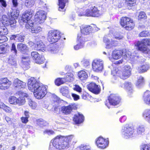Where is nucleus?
<instances>
[{
	"label": "nucleus",
	"instance_id": "nucleus-58",
	"mask_svg": "<svg viewBox=\"0 0 150 150\" xmlns=\"http://www.w3.org/2000/svg\"><path fill=\"white\" fill-rule=\"evenodd\" d=\"M149 35V33L148 31H144L141 32L139 35L140 37H146Z\"/></svg>",
	"mask_w": 150,
	"mask_h": 150
},
{
	"label": "nucleus",
	"instance_id": "nucleus-45",
	"mask_svg": "<svg viewBox=\"0 0 150 150\" xmlns=\"http://www.w3.org/2000/svg\"><path fill=\"white\" fill-rule=\"evenodd\" d=\"M66 82L64 78H58L55 81V83L56 85L59 86L64 84Z\"/></svg>",
	"mask_w": 150,
	"mask_h": 150
},
{
	"label": "nucleus",
	"instance_id": "nucleus-53",
	"mask_svg": "<svg viewBox=\"0 0 150 150\" xmlns=\"http://www.w3.org/2000/svg\"><path fill=\"white\" fill-rule=\"evenodd\" d=\"M118 71V69L116 68H114L113 70H111V74L114 76L112 79L116 80L117 77L116 76Z\"/></svg>",
	"mask_w": 150,
	"mask_h": 150
},
{
	"label": "nucleus",
	"instance_id": "nucleus-17",
	"mask_svg": "<svg viewBox=\"0 0 150 150\" xmlns=\"http://www.w3.org/2000/svg\"><path fill=\"white\" fill-rule=\"evenodd\" d=\"M85 41V39L82 35L78 34L77 36V44L74 46V49L75 50H78L83 47L84 45Z\"/></svg>",
	"mask_w": 150,
	"mask_h": 150
},
{
	"label": "nucleus",
	"instance_id": "nucleus-21",
	"mask_svg": "<svg viewBox=\"0 0 150 150\" xmlns=\"http://www.w3.org/2000/svg\"><path fill=\"white\" fill-rule=\"evenodd\" d=\"M88 16L98 17L100 15L101 13L97 8L93 7L90 9H87Z\"/></svg>",
	"mask_w": 150,
	"mask_h": 150
},
{
	"label": "nucleus",
	"instance_id": "nucleus-37",
	"mask_svg": "<svg viewBox=\"0 0 150 150\" xmlns=\"http://www.w3.org/2000/svg\"><path fill=\"white\" fill-rule=\"evenodd\" d=\"M7 4L5 0H0V15L2 14L5 11Z\"/></svg>",
	"mask_w": 150,
	"mask_h": 150
},
{
	"label": "nucleus",
	"instance_id": "nucleus-9",
	"mask_svg": "<svg viewBox=\"0 0 150 150\" xmlns=\"http://www.w3.org/2000/svg\"><path fill=\"white\" fill-rule=\"evenodd\" d=\"M92 65L93 70L99 72L102 71L103 67V62L100 59H95L92 62Z\"/></svg>",
	"mask_w": 150,
	"mask_h": 150
},
{
	"label": "nucleus",
	"instance_id": "nucleus-30",
	"mask_svg": "<svg viewBox=\"0 0 150 150\" xmlns=\"http://www.w3.org/2000/svg\"><path fill=\"white\" fill-rule=\"evenodd\" d=\"M123 53L122 50H114L112 52V56L113 59H117L121 58Z\"/></svg>",
	"mask_w": 150,
	"mask_h": 150
},
{
	"label": "nucleus",
	"instance_id": "nucleus-42",
	"mask_svg": "<svg viewBox=\"0 0 150 150\" xmlns=\"http://www.w3.org/2000/svg\"><path fill=\"white\" fill-rule=\"evenodd\" d=\"M0 108L3 109L7 113H9L12 111L11 109L9 107L2 103H1V104H0Z\"/></svg>",
	"mask_w": 150,
	"mask_h": 150
},
{
	"label": "nucleus",
	"instance_id": "nucleus-27",
	"mask_svg": "<svg viewBox=\"0 0 150 150\" xmlns=\"http://www.w3.org/2000/svg\"><path fill=\"white\" fill-rule=\"evenodd\" d=\"M84 120L83 115L79 113L74 115L73 120L76 124H79L82 122Z\"/></svg>",
	"mask_w": 150,
	"mask_h": 150
},
{
	"label": "nucleus",
	"instance_id": "nucleus-36",
	"mask_svg": "<svg viewBox=\"0 0 150 150\" xmlns=\"http://www.w3.org/2000/svg\"><path fill=\"white\" fill-rule=\"evenodd\" d=\"M17 48L18 50L20 51L23 53H26L28 50V47L27 46L22 43L18 44Z\"/></svg>",
	"mask_w": 150,
	"mask_h": 150
},
{
	"label": "nucleus",
	"instance_id": "nucleus-39",
	"mask_svg": "<svg viewBox=\"0 0 150 150\" xmlns=\"http://www.w3.org/2000/svg\"><path fill=\"white\" fill-rule=\"evenodd\" d=\"M117 41H116L113 38L109 44H107L106 45L105 48L108 49H111L113 46H116L117 45Z\"/></svg>",
	"mask_w": 150,
	"mask_h": 150
},
{
	"label": "nucleus",
	"instance_id": "nucleus-55",
	"mask_svg": "<svg viewBox=\"0 0 150 150\" xmlns=\"http://www.w3.org/2000/svg\"><path fill=\"white\" fill-rule=\"evenodd\" d=\"M140 150H150V144H144L140 146Z\"/></svg>",
	"mask_w": 150,
	"mask_h": 150
},
{
	"label": "nucleus",
	"instance_id": "nucleus-49",
	"mask_svg": "<svg viewBox=\"0 0 150 150\" xmlns=\"http://www.w3.org/2000/svg\"><path fill=\"white\" fill-rule=\"evenodd\" d=\"M35 2L32 0H25V6L27 7H31L35 4Z\"/></svg>",
	"mask_w": 150,
	"mask_h": 150
},
{
	"label": "nucleus",
	"instance_id": "nucleus-62",
	"mask_svg": "<svg viewBox=\"0 0 150 150\" xmlns=\"http://www.w3.org/2000/svg\"><path fill=\"white\" fill-rule=\"evenodd\" d=\"M110 33L108 35V36H104L103 39V42L106 44V45L107 44H109L110 43V41L109 39L108 38V37H110Z\"/></svg>",
	"mask_w": 150,
	"mask_h": 150
},
{
	"label": "nucleus",
	"instance_id": "nucleus-33",
	"mask_svg": "<svg viewBox=\"0 0 150 150\" xmlns=\"http://www.w3.org/2000/svg\"><path fill=\"white\" fill-rule=\"evenodd\" d=\"M47 49L49 51L52 53H57L58 52L56 45L52 43L49 44L47 47Z\"/></svg>",
	"mask_w": 150,
	"mask_h": 150
},
{
	"label": "nucleus",
	"instance_id": "nucleus-41",
	"mask_svg": "<svg viewBox=\"0 0 150 150\" xmlns=\"http://www.w3.org/2000/svg\"><path fill=\"white\" fill-rule=\"evenodd\" d=\"M149 68V67L148 65L147 64L144 65L142 66L138 67V71L140 73L144 72L147 71Z\"/></svg>",
	"mask_w": 150,
	"mask_h": 150
},
{
	"label": "nucleus",
	"instance_id": "nucleus-3",
	"mask_svg": "<svg viewBox=\"0 0 150 150\" xmlns=\"http://www.w3.org/2000/svg\"><path fill=\"white\" fill-rule=\"evenodd\" d=\"M46 13L42 10L38 11L35 16V23L31 28V32L32 33H38L42 30L41 27L38 26V24H41L44 22L46 18Z\"/></svg>",
	"mask_w": 150,
	"mask_h": 150
},
{
	"label": "nucleus",
	"instance_id": "nucleus-1",
	"mask_svg": "<svg viewBox=\"0 0 150 150\" xmlns=\"http://www.w3.org/2000/svg\"><path fill=\"white\" fill-rule=\"evenodd\" d=\"M29 90L32 92L35 97L37 99L42 98L47 93L46 86L38 81L34 77H31L28 83Z\"/></svg>",
	"mask_w": 150,
	"mask_h": 150
},
{
	"label": "nucleus",
	"instance_id": "nucleus-24",
	"mask_svg": "<svg viewBox=\"0 0 150 150\" xmlns=\"http://www.w3.org/2000/svg\"><path fill=\"white\" fill-rule=\"evenodd\" d=\"M15 57V55H10L8 58V64L9 65L13 68H16L17 66L16 60Z\"/></svg>",
	"mask_w": 150,
	"mask_h": 150
},
{
	"label": "nucleus",
	"instance_id": "nucleus-15",
	"mask_svg": "<svg viewBox=\"0 0 150 150\" xmlns=\"http://www.w3.org/2000/svg\"><path fill=\"white\" fill-rule=\"evenodd\" d=\"M88 90L93 93L99 94L100 91V86L94 82H91L87 86Z\"/></svg>",
	"mask_w": 150,
	"mask_h": 150
},
{
	"label": "nucleus",
	"instance_id": "nucleus-26",
	"mask_svg": "<svg viewBox=\"0 0 150 150\" xmlns=\"http://www.w3.org/2000/svg\"><path fill=\"white\" fill-rule=\"evenodd\" d=\"M81 33L84 35H87L91 32L92 27L88 25H83L80 27Z\"/></svg>",
	"mask_w": 150,
	"mask_h": 150
},
{
	"label": "nucleus",
	"instance_id": "nucleus-5",
	"mask_svg": "<svg viewBox=\"0 0 150 150\" xmlns=\"http://www.w3.org/2000/svg\"><path fill=\"white\" fill-rule=\"evenodd\" d=\"M122 136L124 138L128 139L133 137H136L137 135L134 128L129 125L122 127L121 130Z\"/></svg>",
	"mask_w": 150,
	"mask_h": 150
},
{
	"label": "nucleus",
	"instance_id": "nucleus-7",
	"mask_svg": "<svg viewBox=\"0 0 150 150\" xmlns=\"http://www.w3.org/2000/svg\"><path fill=\"white\" fill-rule=\"evenodd\" d=\"M32 12L30 11H26L22 15L21 20L24 22L27 23L25 24V27L27 28L28 29L30 27L32 28L34 25V23L32 21L29 20L32 17Z\"/></svg>",
	"mask_w": 150,
	"mask_h": 150
},
{
	"label": "nucleus",
	"instance_id": "nucleus-12",
	"mask_svg": "<svg viewBox=\"0 0 150 150\" xmlns=\"http://www.w3.org/2000/svg\"><path fill=\"white\" fill-rule=\"evenodd\" d=\"M147 45H150V39H145L141 41H138L135 44V46L140 51L143 50L144 47L148 49L147 47Z\"/></svg>",
	"mask_w": 150,
	"mask_h": 150
},
{
	"label": "nucleus",
	"instance_id": "nucleus-60",
	"mask_svg": "<svg viewBox=\"0 0 150 150\" xmlns=\"http://www.w3.org/2000/svg\"><path fill=\"white\" fill-rule=\"evenodd\" d=\"M73 88L74 90L79 93H81L82 91V89L79 85L76 84L74 85Z\"/></svg>",
	"mask_w": 150,
	"mask_h": 150
},
{
	"label": "nucleus",
	"instance_id": "nucleus-51",
	"mask_svg": "<svg viewBox=\"0 0 150 150\" xmlns=\"http://www.w3.org/2000/svg\"><path fill=\"white\" fill-rule=\"evenodd\" d=\"M28 101V104L31 108L33 109H35L37 107L36 103L35 102L33 101L31 99H29Z\"/></svg>",
	"mask_w": 150,
	"mask_h": 150
},
{
	"label": "nucleus",
	"instance_id": "nucleus-13",
	"mask_svg": "<svg viewBox=\"0 0 150 150\" xmlns=\"http://www.w3.org/2000/svg\"><path fill=\"white\" fill-rule=\"evenodd\" d=\"M11 17L9 18V23L7 25V26L9 25H10L12 29H13L15 28L16 26V21L15 19V18H17L19 15V12L18 11H14L13 12H12L11 13Z\"/></svg>",
	"mask_w": 150,
	"mask_h": 150
},
{
	"label": "nucleus",
	"instance_id": "nucleus-20",
	"mask_svg": "<svg viewBox=\"0 0 150 150\" xmlns=\"http://www.w3.org/2000/svg\"><path fill=\"white\" fill-rule=\"evenodd\" d=\"M17 94L20 97L18 98H17L16 105H23L25 102L24 97H27L28 95L26 93H24L21 91L18 92Z\"/></svg>",
	"mask_w": 150,
	"mask_h": 150
},
{
	"label": "nucleus",
	"instance_id": "nucleus-48",
	"mask_svg": "<svg viewBox=\"0 0 150 150\" xmlns=\"http://www.w3.org/2000/svg\"><path fill=\"white\" fill-rule=\"evenodd\" d=\"M37 123L40 126H46L47 125V123L42 119H39L37 120Z\"/></svg>",
	"mask_w": 150,
	"mask_h": 150
},
{
	"label": "nucleus",
	"instance_id": "nucleus-43",
	"mask_svg": "<svg viewBox=\"0 0 150 150\" xmlns=\"http://www.w3.org/2000/svg\"><path fill=\"white\" fill-rule=\"evenodd\" d=\"M65 78L66 82L67 81L71 82L74 79V75L71 73H68L66 74V77H64Z\"/></svg>",
	"mask_w": 150,
	"mask_h": 150
},
{
	"label": "nucleus",
	"instance_id": "nucleus-34",
	"mask_svg": "<svg viewBox=\"0 0 150 150\" xmlns=\"http://www.w3.org/2000/svg\"><path fill=\"white\" fill-rule=\"evenodd\" d=\"M1 15H0V17L1 16ZM2 21L1 20V18L0 17V26L1 25H6L7 26L8 23H9V18L8 16L6 15H3L2 16Z\"/></svg>",
	"mask_w": 150,
	"mask_h": 150
},
{
	"label": "nucleus",
	"instance_id": "nucleus-63",
	"mask_svg": "<svg viewBox=\"0 0 150 150\" xmlns=\"http://www.w3.org/2000/svg\"><path fill=\"white\" fill-rule=\"evenodd\" d=\"M83 66L85 67H88L90 65V62L88 60H84L81 62Z\"/></svg>",
	"mask_w": 150,
	"mask_h": 150
},
{
	"label": "nucleus",
	"instance_id": "nucleus-25",
	"mask_svg": "<svg viewBox=\"0 0 150 150\" xmlns=\"http://www.w3.org/2000/svg\"><path fill=\"white\" fill-rule=\"evenodd\" d=\"M74 106L72 105H70L67 106H63L61 108V111L65 115L70 114L72 110L74 109Z\"/></svg>",
	"mask_w": 150,
	"mask_h": 150
},
{
	"label": "nucleus",
	"instance_id": "nucleus-23",
	"mask_svg": "<svg viewBox=\"0 0 150 150\" xmlns=\"http://www.w3.org/2000/svg\"><path fill=\"white\" fill-rule=\"evenodd\" d=\"M13 84L16 89L17 90L24 88L26 85L25 83L18 79H16L14 80Z\"/></svg>",
	"mask_w": 150,
	"mask_h": 150
},
{
	"label": "nucleus",
	"instance_id": "nucleus-10",
	"mask_svg": "<svg viewBox=\"0 0 150 150\" xmlns=\"http://www.w3.org/2000/svg\"><path fill=\"white\" fill-rule=\"evenodd\" d=\"M96 143L98 148L103 149L108 146L109 140L108 139H105L102 137L100 136L96 139Z\"/></svg>",
	"mask_w": 150,
	"mask_h": 150
},
{
	"label": "nucleus",
	"instance_id": "nucleus-54",
	"mask_svg": "<svg viewBox=\"0 0 150 150\" xmlns=\"http://www.w3.org/2000/svg\"><path fill=\"white\" fill-rule=\"evenodd\" d=\"M9 102L11 104L16 105L17 102V98L14 96H11L9 98Z\"/></svg>",
	"mask_w": 150,
	"mask_h": 150
},
{
	"label": "nucleus",
	"instance_id": "nucleus-44",
	"mask_svg": "<svg viewBox=\"0 0 150 150\" xmlns=\"http://www.w3.org/2000/svg\"><path fill=\"white\" fill-rule=\"evenodd\" d=\"M78 16H88L87 9L85 11L83 8H81L77 11Z\"/></svg>",
	"mask_w": 150,
	"mask_h": 150
},
{
	"label": "nucleus",
	"instance_id": "nucleus-57",
	"mask_svg": "<svg viewBox=\"0 0 150 150\" xmlns=\"http://www.w3.org/2000/svg\"><path fill=\"white\" fill-rule=\"evenodd\" d=\"M79 148L80 150H90L91 147L89 145H81Z\"/></svg>",
	"mask_w": 150,
	"mask_h": 150
},
{
	"label": "nucleus",
	"instance_id": "nucleus-61",
	"mask_svg": "<svg viewBox=\"0 0 150 150\" xmlns=\"http://www.w3.org/2000/svg\"><path fill=\"white\" fill-rule=\"evenodd\" d=\"M144 50L141 51L143 52L144 53L146 54L147 56L149 58H150V50L149 49H146V48L144 47Z\"/></svg>",
	"mask_w": 150,
	"mask_h": 150
},
{
	"label": "nucleus",
	"instance_id": "nucleus-18",
	"mask_svg": "<svg viewBox=\"0 0 150 150\" xmlns=\"http://www.w3.org/2000/svg\"><path fill=\"white\" fill-rule=\"evenodd\" d=\"M120 86L125 89L127 91L128 94L130 95L134 92L133 86L130 82L125 81L123 84L121 83Z\"/></svg>",
	"mask_w": 150,
	"mask_h": 150
},
{
	"label": "nucleus",
	"instance_id": "nucleus-2",
	"mask_svg": "<svg viewBox=\"0 0 150 150\" xmlns=\"http://www.w3.org/2000/svg\"><path fill=\"white\" fill-rule=\"evenodd\" d=\"M73 137V135L67 137L60 135L57 136L51 140L49 150H59L68 148Z\"/></svg>",
	"mask_w": 150,
	"mask_h": 150
},
{
	"label": "nucleus",
	"instance_id": "nucleus-28",
	"mask_svg": "<svg viewBox=\"0 0 150 150\" xmlns=\"http://www.w3.org/2000/svg\"><path fill=\"white\" fill-rule=\"evenodd\" d=\"M22 67L25 70H27L30 67V59L29 58L23 57H22Z\"/></svg>",
	"mask_w": 150,
	"mask_h": 150
},
{
	"label": "nucleus",
	"instance_id": "nucleus-46",
	"mask_svg": "<svg viewBox=\"0 0 150 150\" xmlns=\"http://www.w3.org/2000/svg\"><path fill=\"white\" fill-rule=\"evenodd\" d=\"M7 29L3 25L0 26V35H6L8 34Z\"/></svg>",
	"mask_w": 150,
	"mask_h": 150
},
{
	"label": "nucleus",
	"instance_id": "nucleus-35",
	"mask_svg": "<svg viewBox=\"0 0 150 150\" xmlns=\"http://www.w3.org/2000/svg\"><path fill=\"white\" fill-rule=\"evenodd\" d=\"M78 76L79 79L82 81H83L87 79L88 75L87 73L84 71H81L78 73Z\"/></svg>",
	"mask_w": 150,
	"mask_h": 150
},
{
	"label": "nucleus",
	"instance_id": "nucleus-31",
	"mask_svg": "<svg viewBox=\"0 0 150 150\" xmlns=\"http://www.w3.org/2000/svg\"><path fill=\"white\" fill-rule=\"evenodd\" d=\"M145 127L144 125H139L137 128V135L136 137H139V136L143 135L145 131Z\"/></svg>",
	"mask_w": 150,
	"mask_h": 150
},
{
	"label": "nucleus",
	"instance_id": "nucleus-64",
	"mask_svg": "<svg viewBox=\"0 0 150 150\" xmlns=\"http://www.w3.org/2000/svg\"><path fill=\"white\" fill-rule=\"evenodd\" d=\"M125 55L126 56L127 58H130L131 60L133 59V56H132L131 52L129 51L126 52L125 53Z\"/></svg>",
	"mask_w": 150,
	"mask_h": 150
},
{
	"label": "nucleus",
	"instance_id": "nucleus-14",
	"mask_svg": "<svg viewBox=\"0 0 150 150\" xmlns=\"http://www.w3.org/2000/svg\"><path fill=\"white\" fill-rule=\"evenodd\" d=\"M108 100L110 104L115 105L120 103L121 98L116 94H111L108 97Z\"/></svg>",
	"mask_w": 150,
	"mask_h": 150
},
{
	"label": "nucleus",
	"instance_id": "nucleus-11",
	"mask_svg": "<svg viewBox=\"0 0 150 150\" xmlns=\"http://www.w3.org/2000/svg\"><path fill=\"white\" fill-rule=\"evenodd\" d=\"M132 69L129 66H125L122 71L120 74V78L123 79H125L129 78L131 74Z\"/></svg>",
	"mask_w": 150,
	"mask_h": 150
},
{
	"label": "nucleus",
	"instance_id": "nucleus-29",
	"mask_svg": "<svg viewBox=\"0 0 150 150\" xmlns=\"http://www.w3.org/2000/svg\"><path fill=\"white\" fill-rule=\"evenodd\" d=\"M25 36L21 34L12 35L10 36L11 40H14L18 42H23L24 41Z\"/></svg>",
	"mask_w": 150,
	"mask_h": 150
},
{
	"label": "nucleus",
	"instance_id": "nucleus-6",
	"mask_svg": "<svg viewBox=\"0 0 150 150\" xmlns=\"http://www.w3.org/2000/svg\"><path fill=\"white\" fill-rule=\"evenodd\" d=\"M61 32L57 30H50L48 33V40L52 43L57 42L61 38Z\"/></svg>",
	"mask_w": 150,
	"mask_h": 150
},
{
	"label": "nucleus",
	"instance_id": "nucleus-19",
	"mask_svg": "<svg viewBox=\"0 0 150 150\" xmlns=\"http://www.w3.org/2000/svg\"><path fill=\"white\" fill-rule=\"evenodd\" d=\"M31 56L33 59H35L36 63L39 64L42 63L45 60L43 56L40 55L37 52H33L31 53Z\"/></svg>",
	"mask_w": 150,
	"mask_h": 150
},
{
	"label": "nucleus",
	"instance_id": "nucleus-38",
	"mask_svg": "<svg viewBox=\"0 0 150 150\" xmlns=\"http://www.w3.org/2000/svg\"><path fill=\"white\" fill-rule=\"evenodd\" d=\"M68 0H58L59 7L58 10L59 11H62L67 3Z\"/></svg>",
	"mask_w": 150,
	"mask_h": 150
},
{
	"label": "nucleus",
	"instance_id": "nucleus-4",
	"mask_svg": "<svg viewBox=\"0 0 150 150\" xmlns=\"http://www.w3.org/2000/svg\"><path fill=\"white\" fill-rule=\"evenodd\" d=\"M143 100L145 104L150 106V91H146L144 93ZM142 116L144 120L150 124V109L145 110L143 113Z\"/></svg>",
	"mask_w": 150,
	"mask_h": 150
},
{
	"label": "nucleus",
	"instance_id": "nucleus-59",
	"mask_svg": "<svg viewBox=\"0 0 150 150\" xmlns=\"http://www.w3.org/2000/svg\"><path fill=\"white\" fill-rule=\"evenodd\" d=\"M11 51L14 53V54L13 55H16L17 51L15 45L14 43L12 44Z\"/></svg>",
	"mask_w": 150,
	"mask_h": 150
},
{
	"label": "nucleus",
	"instance_id": "nucleus-50",
	"mask_svg": "<svg viewBox=\"0 0 150 150\" xmlns=\"http://www.w3.org/2000/svg\"><path fill=\"white\" fill-rule=\"evenodd\" d=\"M43 134L44 135L51 136L55 134L54 132L50 129H46L43 132Z\"/></svg>",
	"mask_w": 150,
	"mask_h": 150
},
{
	"label": "nucleus",
	"instance_id": "nucleus-16",
	"mask_svg": "<svg viewBox=\"0 0 150 150\" xmlns=\"http://www.w3.org/2000/svg\"><path fill=\"white\" fill-rule=\"evenodd\" d=\"M11 81L6 78H2L0 79V89L5 90L7 89L11 84Z\"/></svg>",
	"mask_w": 150,
	"mask_h": 150
},
{
	"label": "nucleus",
	"instance_id": "nucleus-47",
	"mask_svg": "<svg viewBox=\"0 0 150 150\" xmlns=\"http://www.w3.org/2000/svg\"><path fill=\"white\" fill-rule=\"evenodd\" d=\"M136 3V0H133L131 1L129 0H126L125 4L126 6L129 8V7L134 6Z\"/></svg>",
	"mask_w": 150,
	"mask_h": 150
},
{
	"label": "nucleus",
	"instance_id": "nucleus-56",
	"mask_svg": "<svg viewBox=\"0 0 150 150\" xmlns=\"http://www.w3.org/2000/svg\"><path fill=\"white\" fill-rule=\"evenodd\" d=\"M147 18V16L145 13L143 11H141L139 13L138 16V19L141 20L142 19H144Z\"/></svg>",
	"mask_w": 150,
	"mask_h": 150
},
{
	"label": "nucleus",
	"instance_id": "nucleus-32",
	"mask_svg": "<svg viewBox=\"0 0 150 150\" xmlns=\"http://www.w3.org/2000/svg\"><path fill=\"white\" fill-rule=\"evenodd\" d=\"M60 92L63 96L69 98L70 97L69 88L65 86L62 87L60 89Z\"/></svg>",
	"mask_w": 150,
	"mask_h": 150
},
{
	"label": "nucleus",
	"instance_id": "nucleus-52",
	"mask_svg": "<svg viewBox=\"0 0 150 150\" xmlns=\"http://www.w3.org/2000/svg\"><path fill=\"white\" fill-rule=\"evenodd\" d=\"M52 99L54 103H55V105H57V104L60 101V98L55 95H54L52 97Z\"/></svg>",
	"mask_w": 150,
	"mask_h": 150
},
{
	"label": "nucleus",
	"instance_id": "nucleus-22",
	"mask_svg": "<svg viewBox=\"0 0 150 150\" xmlns=\"http://www.w3.org/2000/svg\"><path fill=\"white\" fill-rule=\"evenodd\" d=\"M35 40V44L34 46V49L42 52L45 51L46 48L42 42L41 40L37 39H36Z\"/></svg>",
	"mask_w": 150,
	"mask_h": 150
},
{
	"label": "nucleus",
	"instance_id": "nucleus-40",
	"mask_svg": "<svg viewBox=\"0 0 150 150\" xmlns=\"http://www.w3.org/2000/svg\"><path fill=\"white\" fill-rule=\"evenodd\" d=\"M137 79V81L136 83V85L138 87H140L144 83V79L142 76H138Z\"/></svg>",
	"mask_w": 150,
	"mask_h": 150
},
{
	"label": "nucleus",
	"instance_id": "nucleus-8",
	"mask_svg": "<svg viewBox=\"0 0 150 150\" xmlns=\"http://www.w3.org/2000/svg\"><path fill=\"white\" fill-rule=\"evenodd\" d=\"M120 24L122 27L128 30H130L133 29L134 25L132 20L126 17L121 18Z\"/></svg>",
	"mask_w": 150,
	"mask_h": 150
}]
</instances>
